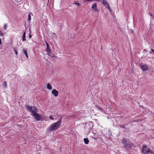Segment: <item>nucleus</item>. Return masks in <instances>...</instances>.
<instances>
[{
  "label": "nucleus",
  "mask_w": 154,
  "mask_h": 154,
  "mask_svg": "<svg viewBox=\"0 0 154 154\" xmlns=\"http://www.w3.org/2000/svg\"><path fill=\"white\" fill-rule=\"evenodd\" d=\"M142 152L144 154L152 153V151L149 148H147L146 145H143L142 149Z\"/></svg>",
  "instance_id": "20e7f679"
},
{
  "label": "nucleus",
  "mask_w": 154,
  "mask_h": 154,
  "mask_svg": "<svg viewBox=\"0 0 154 154\" xmlns=\"http://www.w3.org/2000/svg\"><path fill=\"white\" fill-rule=\"evenodd\" d=\"M151 51L152 52V53H153V54H154V50L153 49H151Z\"/></svg>",
  "instance_id": "b1692460"
},
{
  "label": "nucleus",
  "mask_w": 154,
  "mask_h": 154,
  "mask_svg": "<svg viewBox=\"0 0 154 154\" xmlns=\"http://www.w3.org/2000/svg\"><path fill=\"white\" fill-rule=\"evenodd\" d=\"M62 120V117L59 119L58 121L51 125L48 128V131L51 132L54 131H55L57 129L59 126L61 125Z\"/></svg>",
  "instance_id": "f257e3e1"
},
{
  "label": "nucleus",
  "mask_w": 154,
  "mask_h": 154,
  "mask_svg": "<svg viewBox=\"0 0 154 154\" xmlns=\"http://www.w3.org/2000/svg\"><path fill=\"white\" fill-rule=\"evenodd\" d=\"M47 88L49 90H51L52 89V87L49 83H48L47 84Z\"/></svg>",
  "instance_id": "f8f14e48"
},
{
  "label": "nucleus",
  "mask_w": 154,
  "mask_h": 154,
  "mask_svg": "<svg viewBox=\"0 0 154 154\" xmlns=\"http://www.w3.org/2000/svg\"><path fill=\"white\" fill-rule=\"evenodd\" d=\"M49 118L50 119H51V120H54V119L51 116H49Z\"/></svg>",
  "instance_id": "5701e85b"
},
{
  "label": "nucleus",
  "mask_w": 154,
  "mask_h": 154,
  "mask_svg": "<svg viewBox=\"0 0 154 154\" xmlns=\"http://www.w3.org/2000/svg\"><path fill=\"white\" fill-rule=\"evenodd\" d=\"M22 0H17V2H21Z\"/></svg>",
  "instance_id": "cd10ccee"
},
{
  "label": "nucleus",
  "mask_w": 154,
  "mask_h": 154,
  "mask_svg": "<svg viewBox=\"0 0 154 154\" xmlns=\"http://www.w3.org/2000/svg\"><path fill=\"white\" fill-rule=\"evenodd\" d=\"M22 40L23 41H26V32H24L23 33Z\"/></svg>",
  "instance_id": "ddd939ff"
},
{
  "label": "nucleus",
  "mask_w": 154,
  "mask_h": 154,
  "mask_svg": "<svg viewBox=\"0 0 154 154\" xmlns=\"http://www.w3.org/2000/svg\"><path fill=\"white\" fill-rule=\"evenodd\" d=\"M14 51L16 54L17 55V51L16 50H14Z\"/></svg>",
  "instance_id": "393cba45"
},
{
  "label": "nucleus",
  "mask_w": 154,
  "mask_h": 154,
  "mask_svg": "<svg viewBox=\"0 0 154 154\" xmlns=\"http://www.w3.org/2000/svg\"><path fill=\"white\" fill-rule=\"evenodd\" d=\"M95 106L99 109L100 110H101V111H103V108L101 106H99L97 105H96Z\"/></svg>",
  "instance_id": "dca6fc26"
},
{
  "label": "nucleus",
  "mask_w": 154,
  "mask_h": 154,
  "mask_svg": "<svg viewBox=\"0 0 154 154\" xmlns=\"http://www.w3.org/2000/svg\"><path fill=\"white\" fill-rule=\"evenodd\" d=\"M2 44V41H1V38H0V45H1Z\"/></svg>",
  "instance_id": "c85d7f7f"
},
{
  "label": "nucleus",
  "mask_w": 154,
  "mask_h": 154,
  "mask_svg": "<svg viewBox=\"0 0 154 154\" xmlns=\"http://www.w3.org/2000/svg\"><path fill=\"white\" fill-rule=\"evenodd\" d=\"M75 5H77L78 7H79L80 5V4L78 2H76L75 3Z\"/></svg>",
  "instance_id": "6ab92c4d"
},
{
  "label": "nucleus",
  "mask_w": 154,
  "mask_h": 154,
  "mask_svg": "<svg viewBox=\"0 0 154 154\" xmlns=\"http://www.w3.org/2000/svg\"><path fill=\"white\" fill-rule=\"evenodd\" d=\"M0 36H4V34L0 30Z\"/></svg>",
  "instance_id": "a211bd4d"
},
{
  "label": "nucleus",
  "mask_w": 154,
  "mask_h": 154,
  "mask_svg": "<svg viewBox=\"0 0 154 154\" xmlns=\"http://www.w3.org/2000/svg\"><path fill=\"white\" fill-rule=\"evenodd\" d=\"M94 0H85V2H92L93 1H94Z\"/></svg>",
  "instance_id": "4be33fe9"
},
{
  "label": "nucleus",
  "mask_w": 154,
  "mask_h": 154,
  "mask_svg": "<svg viewBox=\"0 0 154 154\" xmlns=\"http://www.w3.org/2000/svg\"><path fill=\"white\" fill-rule=\"evenodd\" d=\"M122 143L124 145L123 147L127 150H131L134 145L133 143L128 141L125 138H123L121 140Z\"/></svg>",
  "instance_id": "f03ea898"
},
{
  "label": "nucleus",
  "mask_w": 154,
  "mask_h": 154,
  "mask_svg": "<svg viewBox=\"0 0 154 154\" xmlns=\"http://www.w3.org/2000/svg\"><path fill=\"white\" fill-rule=\"evenodd\" d=\"M45 43L46 45L47 48H49L50 47L49 44L46 42H45Z\"/></svg>",
  "instance_id": "412c9836"
},
{
  "label": "nucleus",
  "mask_w": 154,
  "mask_h": 154,
  "mask_svg": "<svg viewBox=\"0 0 154 154\" xmlns=\"http://www.w3.org/2000/svg\"><path fill=\"white\" fill-rule=\"evenodd\" d=\"M94 1H96L97 2H100V0H94Z\"/></svg>",
  "instance_id": "c756f323"
},
{
  "label": "nucleus",
  "mask_w": 154,
  "mask_h": 154,
  "mask_svg": "<svg viewBox=\"0 0 154 154\" xmlns=\"http://www.w3.org/2000/svg\"><path fill=\"white\" fill-rule=\"evenodd\" d=\"M22 53L24 54L27 58L28 57L26 49H23V51H22Z\"/></svg>",
  "instance_id": "9b49d317"
},
{
  "label": "nucleus",
  "mask_w": 154,
  "mask_h": 154,
  "mask_svg": "<svg viewBox=\"0 0 154 154\" xmlns=\"http://www.w3.org/2000/svg\"><path fill=\"white\" fill-rule=\"evenodd\" d=\"M84 141L85 144H88L89 142V140L87 138H85L84 139Z\"/></svg>",
  "instance_id": "4468645a"
},
{
  "label": "nucleus",
  "mask_w": 154,
  "mask_h": 154,
  "mask_svg": "<svg viewBox=\"0 0 154 154\" xmlns=\"http://www.w3.org/2000/svg\"><path fill=\"white\" fill-rule=\"evenodd\" d=\"M26 107L28 111L31 112V115L33 113L38 112V109L34 106L26 105Z\"/></svg>",
  "instance_id": "7ed1b4c3"
},
{
  "label": "nucleus",
  "mask_w": 154,
  "mask_h": 154,
  "mask_svg": "<svg viewBox=\"0 0 154 154\" xmlns=\"http://www.w3.org/2000/svg\"><path fill=\"white\" fill-rule=\"evenodd\" d=\"M32 116L35 118L36 121H40L42 120V117L37 112L33 113Z\"/></svg>",
  "instance_id": "39448f33"
},
{
  "label": "nucleus",
  "mask_w": 154,
  "mask_h": 154,
  "mask_svg": "<svg viewBox=\"0 0 154 154\" xmlns=\"http://www.w3.org/2000/svg\"><path fill=\"white\" fill-rule=\"evenodd\" d=\"M120 127L122 128H125V125H122V126H119Z\"/></svg>",
  "instance_id": "a878e982"
},
{
  "label": "nucleus",
  "mask_w": 154,
  "mask_h": 154,
  "mask_svg": "<svg viewBox=\"0 0 154 154\" xmlns=\"http://www.w3.org/2000/svg\"><path fill=\"white\" fill-rule=\"evenodd\" d=\"M46 51L47 52V54L50 55L51 53V51L50 47L47 48V49H46Z\"/></svg>",
  "instance_id": "9d476101"
},
{
  "label": "nucleus",
  "mask_w": 154,
  "mask_h": 154,
  "mask_svg": "<svg viewBox=\"0 0 154 154\" xmlns=\"http://www.w3.org/2000/svg\"><path fill=\"white\" fill-rule=\"evenodd\" d=\"M152 153L154 154V152H152Z\"/></svg>",
  "instance_id": "2f4dec72"
},
{
  "label": "nucleus",
  "mask_w": 154,
  "mask_h": 154,
  "mask_svg": "<svg viewBox=\"0 0 154 154\" xmlns=\"http://www.w3.org/2000/svg\"><path fill=\"white\" fill-rule=\"evenodd\" d=\"M92 9H94L95 11H97L98 10L97 9V3H94V4L92 5Z\"/></svg>",
  "instance_id": "1a4fd4ad"
},
{
  "label": "nucleus",
  "mask_w": 154,
  "mask_h": 154,
  "mask_svg": "<svg viewBox=\"0 0 154 154\" xmlns=\"http://www.w3.org/2000/svg\"><path fill=\"white\" fill-rule=\"evenodd\" d=\"M102 4L106 8H107L109 10H110V6L106 0H103L102 1Z\"/></svg>",
  "instance_id": "423d86ee"
},
{
  "label": "nucleus",
  "mask_w": 154,
  "mask_h": 154,
  "mask_svg": "<svg viewBox=\"0 0 154 154\" xmlns=\"http://www.w3.org/2000/svg\"><path fill=\"white\" fill-rule=\"evenodd\" d=\"M7 27V25L6 24H5L4 26V29L5 30H6V29Z\"/></svg>",
  "instance_id": "aec40b11"
},
{
  "label": "nucleus",
  "mask_w": 154,
  "mask_h": 154,
  "mask_svg": "<svg viewBox=\"0 0 154 154\" xmlns=\"http://www.w3.org/2000/svg\"><path fill=\"white\" fill-rule=\"evenodd\" d=\"M2 85L4 86V88H6L7 87V83L6 81H4L3 82Z\"/></svg>",
  "instance_id": "2eb2a0df"
},
{
  "label": "nucleus",
  "mask_w": 154,
  "mask_h": 154,
  "mask_svg": "<svg viewBox=\"0 0 154 154\" xmlns=\"http://www.w3.org/2000/svg\"><path fill=\"white\" fill-rule=\"evenodd\" d=\"M150 16H151V17H152L153 16V15H152V14H150Z\"/></svg>",
  "instance_id": "7c9ffc66"
},
{
  "label": "nucleus",
  "mask_w": 154,
  "mask_h": 154,
  "mask_svg": "<svg viewBox=\"0 0 154 154\" xmlns=\"http://www.w3.org/2000/svg\"><path fill=\"white\" fill-rule=\"evenodd\" d=\"M51 93L55 97H57L58 95L59 92L58 91H57L56 89H54L52 91Z\"/></svg>",
  "instance_id": "6e6552de"
},
{
  "label": "nucleus",
  "mask_w": 154,
  "mask_h": 154,
  "mask_svg": "<svg viewBox=\"0 0 154 154\" xmlns=\"http://www.w3.org/2000/svg\"><path fill=\"white\" fill-rule=\"evenodd\" d=\"M140 67L144 71L147 70L148 69V66L145 63L141 65Z\"/></svg>",
  "instance_id": "0eeeda50"
},
{
  "label": "nucleus",
  "mask_w": 154,
  "mask_h": 154,
  "mask_svg": "<svg viewBox=\"0 0 154 154\" xmlns=\"http://www.w3.org/2000/svg\"><path fill=\"white\" fill-rule=\"evenodd\" d=\"M31 20V16L30 14H29L28 15V20L30 21Z\"/></svg>",
  "instance_id": "f3484780"
},
{
  "label": "nucleus",
  "mask_w": 154,
  "mask_h": 154,
  "mask_svg": "<svg viewBox=\"0 0 154 154\" xmlns=\"http://www.w3.org/2000/svg\"><path fill=\"white\" fill-rule=\"evenodd\" d=\"M29 39H30L32 37V35H31L30 33H29Z\"/></svg>",
  "instance_id": "bb28decb"
}]
</instances>
